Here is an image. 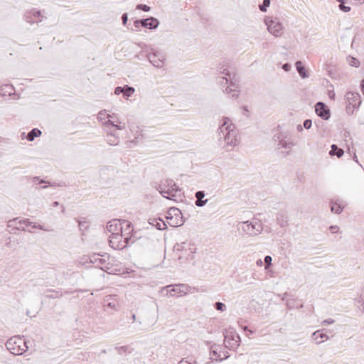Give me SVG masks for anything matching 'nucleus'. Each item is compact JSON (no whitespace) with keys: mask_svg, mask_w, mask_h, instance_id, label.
Listing matches in <instances>:
<instances>
[{"mask_svg":"<svg viewBox=\"0 0 364 364\" xmlns=\"http://www.w3.org/2000/svg\"><path fill=\"white\" fill-rule=\"evenodd\" d=\"M218 133L220 145L225 147L227 151L231 150L237 145V131L230 118L223 117Z\"/></svg>","mask_w":364,"mask_h":364,"instance_id":"nucleus-1","label":"nucleus"},{"mask_svg":"<svg viewBox=\"0 0 364 364\" xmlns=\"http://www.w3.org/2000/svg\"><path fill=\"white\" fill-rule=\"evenodd\" d=\"M228 63L220 64V67L218 68L219 72L221 74H224L225 77H220L218 78V83H220L222 86L224 85H229L226 87L225 90H223L224 92L228 94L232 93V97H237L238 92V77L235 73H231L228 70Z\"/></svg>","mask_w":364,"mask_h":364,"instance_id":"nucleus-2","label":"nucleus"},{"mask_svg":"<svg viewBox=\"0 0 364 364\" xmlns=\"http://www.w3.org/2000/svg\"><path fill=\"white\" fill-rule=\"evenodd\" d=\"M30 341H26L20 336H14L6 343V347L14 355H22L28 350Z\"/></svg>","mask_w":364,"mask_h":364,"instance_id":"nucleus-3","label":"nucleus"},{"mask_svg":"<svg viewBox=\"0 0 364 364\" xmlns=\"http://www.w3.org/2000/svg\"><path fill=\"white\" fill-rule=\"evenodd\" d=\"M223 335L225 337L224 344L225 348L231 350H236L240 346L241 340L240 336L235 330L232 327L225 328L223 331Z\"/></svg>","mask_w":364,"mask_h":364,"instance_id":"nucleus-4","label":"nucleus"},{"mask_svg":"<svg viewBox=\"0 0 364 364\" xmlns=\"http://www.w3.org/2000/svg\"><path fill=\"white\" fill-rule=\"evenodd\" d=\"M133 236L124 237L122 233L114 234L109 237V243L111 247L114 250H123L129 245L130 242H134L132 240Z\"/></svg>","mask_w":364,"mask_h":364,"instance_id":"nucleus-5","label":"nucleus"},{"mask_svg":"<svg viewBox=\"0 0 364 364\" xmlns=\"http://www.w3.org/2000/svg\"><path fill=\"white\" fill-rule=\"evenodd\" d=\"M238 228L251 236L257 235L262 231V225L261 223L255 220L241 222L239 223Z\"/></svg>","mask_w":364,"mask_h":364,"instance_id":"nucleus-6","label":"nucleus"},{"mask_svg":"<svg viewBox=\"0 0 364 364\" xmlns=\"http://www.w3.org/2000/svg\"><path fill=\"white\" fill-rule=\"evenodd\" d=\"M186 285L179 284L174 285H167L161 289V293L164 295H170L171 296H180L182 293H186Z\"/></svg>","mask_w":364,"mask_h":364,"instance_id":"nucleus-7","label":"nucleus"},{"mask_svg":"<svg viewBox=\"0 0 364 364\" xmlns=\"http://www.w3.org/2000/svg\"><path fill=\"white\" fill-rule=\"evenodd\" d=\"M173 215L171 222H168V225L171 227H179L184 224L185 220L183 219V214L180 209L176 207L171 208V215Z\"/></svg>","mask_w":364,"mask_h":364,"instance_id":"nucleus-8","label":"nucleus"},{"mask_svg":"<svg viewBox=\"0 0 364 364\" xmlns=\"http://www.w3.org/2000/svg\"><path fill=\"white\" fill-rule=\"evenodd\" d=\"M316 114L323 120H328L331 117V111L328 106L322 102H318L315 105Z\"/></svg>","mask_w":364,"mask_h":364,"instance_id":"nucleus-9","label":"nucleus"},{"mask_svg":"<svg viewBox=\"0 0 364 364\" xmlns=\"http://www.w3.org/2000/svg\"><path fill=\"white\" fill-rule=\"evenodd\" d=\"M42 18L41 11L36 9L27 11L24 15V19L30 24L41 22Z\"/></svg>","mask_w":364,"mask_h":364,"instance_id":"nucleus-10","label":"nucleus"},{"mask_svg":"<svg viewBox=\"0 0 364 364\" xmlns=\"http://www.w3.org/2000/svg\"><path fill=\"white\" fill-rule=\"evenodd\" d=\"M265 23L267 26L268 31L274 36H279L282 33V25L276 20H266Z\"/></svg>","mask_w":364,"mask_h":364,"instance_id":"nucleus-11","label":"nucleus"},{"mask_svg":"<svg viewBox=\"0 0 364 364\" xmlns=\"http://www.w3.org/2000/svg\"><path fill=\"white\" fill-rule=\"evenodd\" d=\"M347 104L352 105L353 108H358L362 101L360 95L358 92H348L345 95Z\"/></svg>","mask_w":364,"mask_h":364,"instance_id":"nucleus-12","label":"nucleus"},{"mask_svg":"<svg viewBox=\"0 0 364 364\" xmlns=\"http://www.w3.org/2000/svg\"><path fill=\"white\" fill-rule=\"evenodd\" d=\"M123 228L124 226L122 225L121 220L114 219L108 222L107 224V229L112 233V235L122 233Z\"/></svg>","mask_w":364,"mask_h":364,"instance_id":"nucleus-13","label":"nucleus"},{"mask_svg":"<svg viewBox=\"0 0 364 364\" xmlns=\"http://www.w3.org/2000/svg\"><path fill=\"white\" fill-rule=\"evenodd\" d=\"M103 306L105 309L117 310L118 301L116 299V295H107L105 296Z\"/></svg>","mask_w":364,"mask_h":364,"instance_id":"nucleus-14","label":"nucleus"},{"mask_svg":"<svg viewBox=\"0 0 364 364\" xmlns=\"http://www.w3.org/2000/svg\"><path fill=\"white\" fill-rule=\"evenodd\" d=\"M141 27L148 28V29H156L159 25V21L157 18L154 17H149L146 18L141 19Z\"/></svg>","mask_w":364,"mask_h":364,"instance_id":"nucleus-15","label":"nucleus"},{"mask_svg":"<svg viewBox=\"0 0 364 364\" xmlns=\"http://www.w3.org/2000/svg\"><path fill=\"white\" fill-rule=\"evenodd\" d=\"M107 117L108 118V120L105 122L106 126H111L119 130H122L124 128V124L122 126L121 125L122 122H120L119 119L115 117L114 114L112 115L107 114Z\"/></svg>","mask_w":364,"mask_h":364,"instance_id":"nucleus-16","label":"nucleus"},{"mask_svg":"<svg viewBox=\"0 0 364 364\" xmlns=\"http://www.w3.org/2000/svg\"><path fill=\"white\" fill-rule=\"evenodd\" d=\"M326 331V330L325 328L319 329L312 333V339L315 341L316 344L321 343L323 341V340L329 339V336L327 335L326 332H324Z\"/></svg>","mask_w":364,"mask_h":364,"instance_id":"nucleus-17","label":"nucleus"},{"mask_svg":"<svg viewBox=\"0 0 364 364\" xmlns=\"http://www.w3.org/2000/svg\"><path fill=\"white\" fill-rule=\"evenodd\" d=\"M149 223L159 230H164L167 228L166 223L160 218H150Z\"/></svg>","mask_w":364,"mask_h":364,"instance_id":"nucleus-18","label":"nucleus"},{"mask_svg":"<svg viewBox=\"0 0 364 364\" xmlns=\"http://www.w3.org/2000/svg\"><path fill=\"white\" fill-rule=\"evenodd\" d=\"M330 207H331V211L336 214L341 213L344 208V205L338 200H331Z\"/></svg>","mask_w":364,"mask_h":364,"instance_id":"nucleus-19","label":"nucleus"},{"mask_svg":"<svg viewBox=\"0 0 364 364\" xmlns=\"http://www.w3.org/2000/svg\"><path fill=\"white\" fill-rule=\"evenodd\" d=\"M0 95L12 96L15 95V89L11 85H4L0 87Z\"/></svg>","mask_w":364,"mask_h":364,"instance_id":"nucleus-20","label":"nucleus"},{"mask_svg":"<svg viewBox=\"0 0 364 364\" xmlns=\"http://www.w3.org/2000/svg\"><path fill=\"white\" fill-rule=\"evenodd\" d=\"M205 196V194L203 191H198L195 193V197L196 198L195 204L196 206L203 207L207 203L208 200H203Z\"/></svg>","mask_w":364,"mask_h":364,"instance_id":"nucleus-21","label":"nucleus"},{"mask_svg":"<svg viewBox=\"0 0 364 364\" xmlns=\"http://www.w3.org/2000/svg\"><path fill=\"white\" fill-rule=\"evenodd\" d=\"M158 55L156 53H149L148 55V59L149 60V62L154 66V67H156V68H161L163 67L164 65V62L162 60H161L160 58H159L158 57Z\"/></svg>","mask_w":364,"mask_h":364,"instance_id":"nucleus-22","label":"nucleus"},{"mask_svg":"<svg viewBox=\"0 0 364 364\" xmlns=\"http://www.w3.org/2000/svg\"><path fill=\"white\" fill-rule=\"evenodd\" d=\"M18 223L20 224V226L16 227V229L18 230H24V228L22 227L21 225H25L26 226H32L34 228H38V229H41L43 230L48 231V230L45 229L42 225L36 226V225H33L34 223L33 222L30 221L29 219L21 220H19Z\"/></svg>","mask_w":364,"mask_h":364,"instance_id":"nucleus-23","label":"nucleus"},{"mask_svg":"<svg viewBox=\"0 0 364 364\" xmlns=\"http://www.w3.org/2000/svg\"><path fill=\"white\" fill-rule=\"evenodd\" d=\"M295 66L298 73L299 74L301 78L304 79L309 77V73L306 70L301 61H296V63H295Z\"/></svg>","mask_w":364,"mask_h":364,"instance_id":"nucleus-24","label":"nucleus"},{"mask_svg":"<svg viewBox=\"0 0 364 364\" xmlns=\"http://www.w3.org/2000/svg\"><path fill=\"white\" fill-rule=\"evenodd\" d=\"M277 224L284 228L288 225V216L283 212L278 213L277 215Z\"/></svg>","mask_w":364,"mask_h":364,"instance_id":"nucleus-25","label":"nucleus"},{"mask_svg":"<svg viewBox=\"0 0 364 364\" xmlns=\"http://www.w3.org/2000/svg\"><path fill=\"white\" fill-rule=\"evenodd\" d=\"M219 348L220 347L218 346L214 345L211 346L210 350V358L216 361H221L223 360V358L220 357V354L218 353V350Z\"/></svg>","mask_w":364,"mask_h":364,"instance_id":"nucleus-26","label":"nucleus"},{"mask_svg":"<svg viewBox=\"0 0 364 364\" xmlns=\"http://www.w3.org/2000/svg\"><path fill=\"white\" fill-rule=\"evenodd\" d=\"M331 148V149L329 151L331 156H336L338 158H341L344 154L343 149L339 148L336 144H332Z\"/></svg>","mask_w":364,"mask_h":364,"instance_id":"nucleus-27","label":"nucleus"},{"mask_svg":"<svg viewBox=\"0 0 364 364\" xmlns=\"http://www.w3.org/2000/svg\"><path fill=\"white\" fill-rule=\"evenodd\" d=\"M107 141L109 145H117L119 142V139L114 134L110 132L107 135Z\"/></svg>","mask_w":364,"mask_h":364,"instance_id":"nucleus-28","label":"nucleus"},{"mask_svg":"<svg viewBox=\"0 0 364 364\" xmlns=\"http://www.w3.org/2000/svg\"><path fill=\"white\" fill-rule=\"evenodd\" d=\"M155 188L161 193V195L167 198V199H172V198H170L168 194H169L171 192L170 191H168V190H166L164 188V185L162 183V182H161V183L159 184H156L155 186Z\"/></svg>","mask_w":364,"mask_h":364,"instance_id":"nucleus-29","label":"nucleus"},{"mask_svg":"<svg viewBox=\"0 0 364 364\" xmlns=\"http://www.w3.org/2000/svg\"><path fill=\"white\" fill-rule=\"evenodd\" d=\"M41 134V131L38 128H33L30 131L27 135V139L29 141H32L34 140L36 137L40 136Z\"/></svg>","mask_w":364,"mask_h":364,"instance_id":"nucleus-30","label":"nucleus"},{"mask_svg":"<svg viewBox=\"0 0 364 364\" xmlns=\"http://www.w3.org/2000/svg\"><path fill=\"white\" fill-rule=\"evenodd\" d=\"M135 92V89L133 87L129 85H124L123 97L125 100H128L129 97H131Z\"/></svg>","mask_w":364,"mask_h":364,"instance_id":"nucleus-31","label":"nucleus"},{"mask_svg":"<svg viewBox=\"0 0 364 364\" xmlns=\"http://www.w3.org/2000/svg\"><path fill=\"white\" fill-rule=\"evenodd\" d=\"M46 291L48 293H50V294L45 295L46 297H47L48 299H56V298H60L61 296H63L62 292L55 291L54 289H48Z\"/></svg>","mask_w":364,"mask_h":364,"instance_id":"nucleus-32","label":"nucleus"},{"mask_svg":"<svg viewBox=\"0 0 364 364\" xmlns=\"http://www.w3.org/2000/svg\"><path fill=\"white\" fill-rule=\"evenodd\" d=\"M38 183L41 184V183H46V185L42 186V188H47L48 187H56V186H63V184L61 183H57L55 182H49V181H46L45 180L43 179H40L39 178V181H38Z\"/></svg>","mask_w":364,"mask_h":364,"instance_id":"nucleus-33","label":"nucleus"},{"mask_svg":"<svg viewBox=\"0 0 364 364\" xmlns=\"http://www.w3.org/2000/svg\"><path fill=\"white\" fill-rule=\"evenodd\" d=\"M122 220V225L124 226L123 230H124L125 232H127V233L129 234L133 230L132 223L127 220Z\"/></svg>","mask_w":364,"mask_h":364,"instance_id":"nucleus-34","label":"nucleus"},{"mask_svg":"<svg viewBox=\"0 0 364 364\" xmlns=\"http://www.w3.org/2000/svg\"><path fill=\"white\" fill-rule=\"evenodd\" d=\"M181 188L176 184V186L170 187L169 189H168V191H170L171 193L168 194V196L170 198H172L171 200H174L173 197H176L177 196V193L178 192H181Z\"/></svg>","mask_w":364,"mask_h":364,"instance_id":"nucleus-35","label":"nucleus"},{"mask_svg":"<svg viewBox=\"0 0 364 364\" xmlns=\"http://www.w3.org/2000/svg\"><path fill=\"white\" fill-rule=\"evenodd\" d=\"M347 60H348V64L350 65V66H353V67H355V68H358L359 67L360 65V62L359 60L355 58H353L350 55H349L348 58H347Z\"/></svg>","mask_w":364,"mask_h":364,"instance_id":"nucleus-36","label":"nucleus"},{"mask_svg":"<svg viewBox=\"0 0 364 364\" xmlns=\"http://www.w3.org/2000/svg\"><path fill=\"white\" fill-rule=\"evenodd\" d=\"M161 182L164 185V188L165 189L167 188V190L169 189L170 187L176 186V183L171 178H167Z\"/></svg>","mask_w":364,"mask_h":364,"instance_id":"nucleus-37","label":"nucleus"},{"mask_svg":"<svg viewBox=\"0 0 364 364\" xmlns=\"http://www.w3.org/2000/svg\"><path fill=\"white\" fill-rule=\"evenodd\" d=\"M214 308L220 311H225L226 310L225 304L220 301H217L214 304Z\"/></svg>","mask_w":364,"mask_h":364,"instance_id":"nucleus-38","label":"nucleus"},{"mask_svg":"<svg viewBox=\"0 0 364 364\" xmlns=\"http://www.w3.org/2000/svg\"><path fill=\"white\" fill-rule=\"evenodd\" d=\"M136 9L147 12L150 11L151 8L146 4H140L136 6Z\"/></svg>","mask_w":364,"mask_h":364,"instance_id":"nucleus-39","label":"nucleus"},{"mask_svg":"<svg viewBox=\"0 0 364 364\" xmlns=\"http://www.w3.org/2000/svg\"><path fill=\"white\" fill-rule=\"evenodd\" d=\"M280 144L284 149H290L294 145L291 142H288L285 140H281Z\"/></svg>","mask_w":364,"mask_h":364,"instance_id":"nucleus-40","label":"nucleus"},{"mask_svg":"<svg viewBox=\"0 0 364 364\" xmlns=\"http://www.w3.org/2000/svg\"><path fill=\"white\" fill-rule=\"evenodd\" d=\"M91 262L92 263H97L100 264H103L105 263V260L102 258L95 257V256H92V259H91Z\"/></svg>","mask_w":364,"mask_h":364,"instance_id":"nucleus-41","label":"nucleus"},{"mask_svg":"<svg viewBox=\"0 0 364 364\" xmlns=\"http://www.w3.org/2000/svg\"><path fill=\"white\" fill-rule=\"evenodd\" d=\"M127 346H116L115 350L121 355L126 353L127 350Z\"/></svg>","mask_w":364,"mask_h":364,"instance_id":"nucleus-42","label":"nucleus"},{"mask_svg":"<svg viewBox=\"0 0 364 364\" xmlns=\"http://www.w3.org/2000/svg\"><path fill=\"white\" fill-rule=\"evenodd\" d=\"M105 110H101L97 114V119L100 122H103L105 119Z\"/></svg>","mask_w":364,"mask_h":364,"instance_id":"nucleus-43","label":"nucleus"},{"mask_svg":"<svg viewBox=\"0 0 364 364\" xmlns=\"http://www.w3.org/2000/svg\"><path fill=\"white\" fill-rule=\"evenodd\" d=\"M303 126L306 129H310L312 126V121L311 119H305Z\"/></svg>","mask_w":364,"mask_h":364,"instance_id":"nucleus-44","label":"nucleus"},{"mask_svg":"<svg viewBox=\"0 0 364 364\" xmlns=\"http://www.w3.org/2000/svg\"><path fill=\"white\" fill-rule=\"evenodd\" d=\"M355 109V108H353V107H352V105H350L349 104H348L346 106V113L348 115H351L353 114Z\"/></svg>","mask_w":364,"mask_h":364,"instance_id":"nucleus-45","label":"nucleus"},{"mask_svg":"<svg viewBox=\"0 0 364 364\" xmlns=\"http://www.w3.org/2000/svg\"><path fill=\"white\" fill-rule=\"evenodd\" d=\"M124 89V86H123V87L118 86V87H115L114 94L117 95H119L120 94L123 95Z\"/></svg>","mask_w":364,"mask_h":364,"instance_id":"nucleus-46","label":"nucleus"},{"mask_svg":"<svg viewBox=\"0 0 364 364\" xmlns=\"http://www.w3.org/2000/svg\"><path fill=\"white\" fill-rule=\"evenodd\" d=\"M339 9L343 12H348L350 11V7L348 6H345L343 3L340 4Z\"/></svg>","mask_w":364,"mask_h":364,"instance_id":"nucleus-47","label":"nucleus"},{"mask_svg":"<svg viewBox=\"0 0 364 364\" xmlns=\"http://www.w3.org/2000/svg\"><path fill=\"white\" fill-rule=\"evenodd\" d=\"M264 262H265V264H266V269L267 268V266L269 265H271L272 264V257L269 255H267L264 257Z\"/></svg>","mask_w":364,"mask_h":364,"instance_id":"nucleus-48","label":"nucleus"},{"mask_svg":"<svg viewBox=\"0 0 364 364\" xmlns=\"http://www.w3.org/2000/svg\"><path fill=\"white\" fill-rule=\"evenodd\" d=\"M173 215H171V208L168 209L167 213H166V215L165 216L166 219L167 220V223H168V222H171L172 219H173Z\"/></svg>","mask_w":364,"mask_h":364,"instance_id":"nucleus-49","label":"nucleus"},{"mask_svg":"<svg viewBox=\"0 0 364 364\" xmlns=\"http://www.w3.org/2000/svg\"><path fill=\"white\" fill-rule=\"evenodd\" d=\"M241 328H242V330L247 333V336H249L250 334H252L253 333V331L250 329L248 328V327L247 326H242L241 325Z\"/></svg>","mask_w":364,"mask_h":364,"instance_id":"nucleus-50","label":"nucleus"},{"mask_svg":"<svg viewBox=\"0 0 364 364\" xmlns=\"http://www.w3.org/2000/svg\"><path fill=\"white\" fill-rule=\"evenodd\" d=\"M335 322V321L332 318H328V319H326L324 321H322V325H330V324H332Z\"/></svg>","mask_w":364,"mask_h":364,"instance_id":"nucleus-51","label":"nucleus"},{"mask_svg":"<svg viewBox=\"0 0 364 364\" xmlns=\"http://www.w3.org/2000/svg\"><path fill=\"white\" fill-rule=\"evenodd\" d=\"M122 24L125 26L128 21V15L127 13H124L122 14Z\"/></svg>","mask_w":364,"mask_h":364,"instance_id":"nucleus-52","label":"nucleus"},{"mask_svg":"<svg viewBox=\"0 0 364 364\" xmlns=\"http://www.w3.org/2000/svg\"><path fill=\"white\" fill-rule=\"evenodd\" d=\"M140 136H141V138H142V135L141 134H138L137 136H136L134 137V139L133 140L129 141V143L136 144L138 141H139V138H140Z\"/></svg>","mask_w":364,"mask_h":364,"instance_id":"nucleus-53","label":"nucleus"},{"mask_svg":"<svg viewBox=\"0 0 364 364\" xmlns=\"http://www.w3.org/2000/svg\"><path fill=\"white\" fill-rule=\"evenodd\" d=\"M134 27H135L136 28H139L141 27V19H138V20L134 21Z\"/></svg>","mask_w":364,"mask_h":364,"instance_id":"nucleus-54","label":"nucleus"},{"mask_svg":"<svg viewBox=\"0 0 364 364\" xmlns=\"http://www.w3.org/2000/svg\"><path fill=\"white\" fill-rule=\"evenodd\" d=\"M330 230L331 231L332 233H336L338 231V229L339 228L338 226H334V225H331L330 226L329 228Z\"/></svg>","mask_w":364,"mask_h":364,"instance_id":"nucleus-55","label":"nucleus"},{"mask_svg":"<svg viewBox=\"0 0 364 364\" xmlns=\"http://www.w3.org/2000/svg\"><path fill=\"white\" fill-rule=\"evenodd\" d=\"M78 225H79V228H80V230H82V228H87V226H85V222H82L80 220H78Z\"/></svg>","mask_w":364,"mask_h":364,"instance_id":"nucleus-56","label":"nucleus"},{"mask_svg":"<svg viewBox=\"0 0 364 364\" xmlns=\"http://www.w3.org/2000/svg\"><path fill=\"white\" fill-rule=\"evenodd\" d=\"M267 7H268V6H266V5H265V4H260V5L259 6V10H260L261 11H262V12L266 11H267Z\"/></svg>","mask_w":364,"mask_h":364,"instance_id":"nucleus-57","label":"nucleus"},{"mask_svg":"<svg viewBox=\"0 0 364 364\" xmlns=\"http://www.w3.org/2000/svg\"><path fill=\"white\" fill-rule=\"evenodd\" d=\"M282 68L285 71H289L290 70V68H291V65L289 63H285V64L283 65Z\"/></svg>","mask_w":364,"mask_h":364,"instance_id":"nucleus-58","label":"nucleus"},{"mask_svg":"<svg viewBox=\"0 0 364 364\" xmlns=\"http://www.w3.org/2000/svg\"><path fill=\"white\" fill-rule=\"evenodd\" d=\"M178 364H195V362L193 363L190 361L183 359Z\"/></svg>","mask_w":364,"mask_h":364,"instance_id":"nucleus-59","label":"nucleus"},{"mask_svg":"<svg viewBox=\"0 0 364 364\" xmlns=\"http://www.w3.org/2000/svg\"><path fill=\"white\" fill-rule=\"evenodd\" d=\"M328 96L331 99H334L335 97V93L333 92V90H330L328 91Z\"/></svg>","mask_w":364,"mask_h":364,"instance_id":"nucleus-60","label":"nucleus"},{"mask_svg":"<svg viewBox=\"0 0 364 364\" xmlns=\"http://www.w3.org/2000/svg\"><path fill=\"white\" fill-rule=\"evenodd\" d=\"M360 90L363 94L364 95V78L360 82Z\"/></svg>","mask_w":364,"mask_h":364,"instance_id":"nucleus-61","label":"nucleus"},{"mask_svg":"<svg viewBox=\"0 0 364 364\" xmlns=\"http://www.w3.org/2000/svg\"><path fill=\"white\" fill-rule=\"evenodd\" d=\"M18 219V218H15L14 220H9V221L8 226H9V227H11V226L13 225V224H12V223H13L16 222Z\"/></svg>","mask_w":364,"mask_h":364,"instance_id":"nucleus-62","label":"nucleus"},{"mask_svg":"<svg viewBox=\"0 0 364 364\" xmlns=\"http://www.w3.org/2000/svg\"><path fill=\"white\" fill-rule=\"evenodd\" d=\"M263 4L269 6L270 5V0H263Z\"/></svg>","mask_w":364,"mask_h":364,"instance_id":"nucleus-63","label":"nucleus"},{"mask_svg":"<svg viewBox=\"0 0 364 364\" xmlns=\"http://www.w3.org/2000/svg\"><path fill=\"white\" fill-rule=\"evenodd\" d=\"M297 130H298V132H302L303 127L301 124L297 125Z\"/></svg>","mask_w":364,"mask_h":364,"instance_id":"nucleus-64","label":"nucleus"}]
</instances>
